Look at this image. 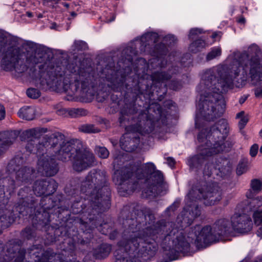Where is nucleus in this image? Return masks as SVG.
Here are the masks:
<instances>
[{"label":"nucleus","instance_id":"1","mask_svg":"<svg viewBox=\"0 0 262 262\" xmlns=\"http://www.w3.org/2000/svg\"><path fill=\"white\" fill-rule=\"evenodd\" d=\"M241 64L234 60L229 66H220L204 72L199 86L201 94L198 117L210 121L223 114L225 104L221 93L232 86L241 71Z\"/></svg>","mask_w":262,"mask_h":262},{"label":"nucleus","instance_id":"2","mask_svg":"<svg viewBox=\"0 0 262 262\" xmlns=\"http://www.w3.org/2000/svg\"><path fill=\"white\" fill-rule=\"evenodd\" d=\"M121 214L124 229L120 242L134 246V249L139 248L143 238L170 231L174 225L172 222H166L164 220L155 223V215L150 209H145L144 212H140L136 215L127 208H124Z\"/></svg>","mask_w":262,"mask_h":262},{"label":"nucleus","instance_id":"3","mask_svg":"<svg viewBox=\"0 0 262 262\" xmlns=\"http://www.w3.org/2000/svg\"><path fill=\"white\" fill-rule=\"evenodd\" d=\"M81 191L88 195L89 206L86 224L91 228L98 225L97 215L108 209L111 206V190L108 186L106 173L100 170H91L81 186Z\"/></svg>","mask_w":262,"mask_h":262},{"label":"nucleus","instance_id":"4","mask_svg":"<svg viewBox=\"0 0 262 262\" xmlns=\"http://www.w3.org/2000/svg\"><path fill=\"white\" fill-rule=\"evenodd\" d=\"M188 198L186 206L177 219V224L182 228L190 226L201 215V207L198 200L202 201L205 206L216 205L222 199V191L216 183L202 182L192 186Z\"/></svg>","mask_w":262,"mask_h":262},{"label":"nucleus","instance_id":"5","mask_svg":"<svg viewBox=\"0 0 262 262\" xmlns=\"http://www.w3.org/2000/svg\"><path fill=\"white\" fill-rule=\"evenodd\" d=\"M92 81L90 74L79 75L74 83H70L69 78L61 74H52L47 84L57 92H68L71 95H76L82 98L88 97L90 94L89 86Z\"/></svg>","mask_w":262,"mask_h":262},{"label":"nucleus","instance_id":"6","mask_svg":"<svg viewBox=\"0 0 262 262\" xmlns=\"http://www.w3.org/2000/svg\"><path fill=\"white\" fill-rule=\"evenodd\" d=\"M227 121L221 119L211 126L209 128L202 130L198 136V141L201 146L220 147L222 146H233L231 143L225 142L229 133Z\"/></svg>","mask_w":262,"mask_h":262},{"label":"nucleus","instance_id":"7","mask_svg":"<svg viewBox=\"0 0 262 262\" xmlns=\"http://www.w3.org/2000/svg\"><path fill=\"white\" fill-rule=\"evenodd\" d=\"M231 232V222L226 219L217 220L211 227L205 226L196 236L195 244L200 248L205 247L214 242L224 239Z\"/></svg>","mask_w":262,"mask_h":262},{"label":"nucleus","instance_id":"8","mask_svg":"<svg viewBox=\"0 0 262 262\" xmlns=\"http://www.w3.org/2000/svg\"><path fill=\"white\" fill-rule=\"evenodd\" d=\"M145 187L143 194L146 198H154L162 193L164 189V177L162 172L156 169L152 163H147L143 168Z\"/></svg>","mask_w":262,"mask_h":262},{"label":"nucleus","instance_id":"9","mask_svg":"<svg viewBox=\"0 0 262 262\" xmlns=\"http://www.w3.org/2000/svg\"><path fill=\"white\" fill-rule=\"evenodd\" d=\"M48 132L47 128L32 129L27 132L28 135H32L29 140L32 146L40 147H55L60 146L63 142L64 135L61 133L55 132Z\"/></svg>","mask_w":262,"mask_h":262},{"label":"nucleus","instance_id":"10","mask_svg":"<svg viewBox=\"0 0 262 262\" xmlns=\"http://www.w3.org/2000/svg\"><path fill=\"white\" fill-rule=\"evenodd\" d=\"M24 241L18 238L9 241L5 245L0 241V262H9L15 258L14 262H23L26 250L22 247Z\"/></svg>","mask_w":262,"mask_h":262},{"label":"nucleus","instance_id":"11","mask_svg":"<svg viewBox=\"0 0 262 262\" xmlns=\"http://www.w3.org/2000/svg\"><path fill=\"white\" fill-rule=\"evenodd\" d=\"M119 185L118 191L120 195L125 196L133 193L138 187V181L133 176V169L125 166L115 172Z\"/></svg>","mask_w":262,"mask_h":262},{"label":"nucleus","instance_id":"12","mask_svg":"<svg viewBox=\"0 0 262 262\" xmlns=\"http://www.w3.org/2000/svg\"><path fill=\"white\" fill-rule=\"evenodd\" d=\"M2 65L6 70H14L19 74L25 72L28 69L24 64L18 49L12 47L7 50L2 59Z\"/></svg>","mask_w":262,"mask_h":262},{"label":"nucleus","instance_id":"13","mask_svg":"<svg viewBox=\"0 0 262 262\" xmlns=\"http://www.w3.org/2000/svg\"><path fill=\"white\" fill-rule=\"evenodd\" d=\"M36 154L39 157L37 170L42 175L52 177L58 171V166L56 160L51 156L44 153V148H36Z\"/></svg>","mask_w":262,"mask_h":262},{"label":"nucleus","instance_id":"14","mask_svg":"<svg viewBox=\"0 0 262 262\" xmlns=\"http://www.w3.org/2000/svg\"><path fill=\"white\" fill-rule=\"evenodd\" d=\"M221 152V150L218 148H201L196 154L188 158V163L190 169L198 171L201 169L204 163Z\"/></svg>","mask_w":262,"mask_h":262},{"label":"nucleus","instance_id":"15","mask_svg":"<svg viewBox=\"0 0 262 262\" xmlns=\"http://www.w3.org/2000/svg\"><path fill=\"white\" fill-rule=\"evenodd\" d=\"M75 154L73 157V168L80 172L88 167L93 166L95 162V157L86 148H72Z\"/></svg>","mask_w":262,"mask_h":262},{"label":"nucleus","instance_id":"16","mask_svg":"<svg viewBox=\"0 0 262 262\" xmlns=\"http://www.w3.org/2000/svg\"><path fill=\"white\" fill-rule=\"evenodd\" d=\"M29 192H31L30 187H25L20 189L18 193L19 199L16 208L19 213L23 215L32 213L35 207L36 202L29 195Z\"/></svg>","mask_w":262,"mask_h":262},{"label":"nucleus","instance_id":"17","mask_svg":"<svg viewBox=\"0 0 262 262\" xmlns=\"http://www.w3.org/2000/svg\"><path fill=\"white\" fill-rule=\"evenodd\" d=\"M243 68L245 72L247 69L249 70L253 84H262V61L253 57L244 63Z\"/></svg>","mask_w":262,"mask_h":262},{"label":"nucleus","instance_id":"18","mask_svg":"<svg viewBox=\"0 0 262 262\" xmlns=\"http://www.w3.org/2000/svg\"><path fill=\"white\" fill-rule=\"evenodd\" d=\"M232 227L235 231L244 233L250 231L252 228V222L248 215L235 214L231 217Z\"/></svg>","mask_w":262,"mask_h":262},{"label":"nucleus","instance_id":"19","mask_svg":"<svg viewBox=\"0 0 262 262\" xmlns=\"http://www.w3.org/2000/svg\"><path fill=\"white\" fill-rule=\"evenodd\" d=\"M118 246V249L114 253L115 262H141L137 258H135L134 261L128 260L129 255L132 252L137 250V249H134V246L126 244L123 242H119Z\"/></svg>","mask_w":262,"mask_h":262},{"label":"nucleus","instance_id":"20","mask_svg":"<svg viewBox=\"0 0 262 262\" xmlns=\"http://www.w3.org/2000/svg\"><path fill=\"white\" fill-rule=\"evenodd\" d=\"M55 187H56V184L53 180L47 181L46 179H41L34 182L33 190L34 193L38 196L44 194L49 195L55 191Z\"/></svg>","mask_w":262,"mask_h":262},{"label":"nucleus","instance_id":"21","mask_svg":"<svg viewBox=\"0 0 262 262\" xmlns=\"http://www.w3.org/2000/svg\"><path fill=\"white\" fill-rule=\"evenodd\" d=\"M35 169L33 167L24 166L16 172L15 180L18 185L30 184L36 178Z\"/></svg>","mask_w":262,"mask_h":262},{"label":"nucleus","instance_id":"22","mask_svg":"<svg viewBox=\"0 0 262 262\" xmlns=\"http://www.w3.org/2000/svg\"><path fill=\"white\" fill-rule=\"evenodd\" d=\"M29 256L31 259L30 262H47V256H52L53 250L49 249L46 251L42 249V246L33 245L28 249Z\"/></svg>","mask_w":262,"mask_h":262},{"label":"nucleus","instance_id":"23","mask_svg":"<svg viewBox=\"0 0 262 262\" xmlns=\"http://www.w3.org/2000/svg\"><path fill=\"white\" fill-rule=\"evenodd\" d=\"M190 244L183 236H179L174 241L173 249L166 253L170 260L178 258L179 253H186L189 250Z\"/></svg>","mask_w":262,"mask_h":262},{"label":"nucleus","instance_id":"24","mask_svg":"<svg viewBox=\"0 0 262 262\" xmlns=\"http://www.w3.org/2000/svg\"><path fill=\"white\" fill-rule=\"evenodd\" d=\"M261 206H262V196L245 200L239 205V207L244 212L243 214H245L252 211L254 212Z\"/></svg>","mask_w":262,"mask_h":262},{"label":"nucleus","instance_id":"25","mask_svg":"<svg viewBox=\"0 0 262 262\" xmlns=\"http://www.w3.org/2000/svg\"><path fill=\"white\" fill-rule=\"evenodd\" d=\"M215 169L219 170L217 174L223 179L228 178L232 171L231 163L226 159H221L218 160L216 162Z\"/></svg>","mask_w":262,"mask_h":262},{"label":"nucleus","instance_id":"26","mask_svg":"<svg viewBox=\"0 0 262 262\" xmlns=\"http://www.w3.org/2000/svg\"><path fill=\"white\" fill-rule=\"evenodd\" d=\"M15 221L13 212L7 209L0 208V229L8 228Z\"/></svg>","mask_w":262,"mask_h":262},{"label":"nucleus","instance_id":"27","mask_svg":"<svg viewBox=\"0 0 262 262\" xmlns=\"http://www.w3.org/2000/svg\"><path fill=\"white\" fill-rule=\"evenodd\" d=\"M144 238L140 242L143 245L139 250V254L143 257H152L157 250V247L155 243H145Z\"/></svg>","mask_w":262,"mask_h":262},{"label":"nucleus","instance_id":"28","mask_svg":"<svg viewBox=\"0 0 262 262\" xmlns=\"http://www.w3.org/2000/svg\"><path fill=\"white\" fill-rule=\"evenodd\" d=\"M158 35L156 33H148L141 37L139 43L141 45V51H145L147 45L155 43L158 41Z\"/></svg>","mask_w":262,"mask_h":262},{"label":"nucleus","instance_id":"29","mask_svg":"<svg viewBox=\"0 0 262 262\" xmlns=\"http://www.w3.org/2000/svg\"><path fill=\"white\" fill-rule=\"evenodd\" d=\"M25 162V160L24 158L22 156L17 155L12 159L9 163L7 166L8 170L10 172H16L21 168V167L23 166V165Z\"/></svg>","mask_w":262,"mask_h":262},{"label":"nucleus","instance_id":"30","mask_svg":"<svg viewBox=\"0 0 262 262\" xmlns=\"http://www.w3.org/2000/svg\"><path fill=\"white\" fill-rule=\"evenodd\" d=\"M111 246L107 244H102L94 250L96 259H102L108 255L111 251Z\"/></svg>","mask_w":262,"mask_h":262},{"label":"nucleus","instance_id":"31","mask_svg":"<svg viewBox=\"0 0 262 262\" xmlns=\"http://www.w3.org/2000/svg\"><path fill=\"white\" fill-rule=\"evenodd\" d=\"M18 115L20 118L27 120H33L35 115V111L34 108L30 106L23 107L19 110Z\"/></svg>","mask_w":262,"mask_h":262},{"label":"nucleus","instance_id":"32","mask_svg":"<svg viewBox=\"0 0 262 262\" xmlns=\"http://www.w3.org/2000/svg\"><path fill=\"white\" fill-rule=\"evenodd\" d=\"M15 135L9 132L0 133V145L10 146L15 141Z\"/></svg>","mask_w":262,"mask_h":262},{"label":"nucleus","instance_id":"33","mask_svg":"<svg viewBox=\"0 0 262 262\" xmlns=\"http://www.w3.org/2000/svg\"><path fill=\"white\" fill-rule=\"evenodd\" d=\"M75 151L72 148H60L55 156L60 160L66 161L70 159L71 157H74Z\"/></svg>","mask_w":262,"mask_h":262},{"label":"nucleus","instance_id":"34","mask_svg":"<svg viewBox=\"0 0 262 262\" xmlns=\"http://www.w3.org/2000/svg\"><path fill=\"white\" fill-rule=\"evenodd\" d=\"M20 234L21 237L24 239H31L36 236L35 228L34 226L26 227L21 231Z\"/></svg>","mask_w":262,"mask_h":262},{"label":"nucleus","instance_id":"35","mask_svg":"<svg viewBox=\"0 0 262 262\" xmlns=\"http://www.w3.org/2000/svg\"><path fill=\"white\" fill-rule=\"evenodd\" d=\"M1 182L3 184L2 186L4 185V188L5 187L10 191L13 190L17 186L20 185L16 182V180L15 181L10 177H7L5 178L2 177Z\"/></svg>","mask_w":262,"mask_h":262},{"label":"nucleus","instance_id":"36","mask_svg":"<svg viewBox=\"0 0 262 262\" xmlns=\"http://www.w3.org/2000/svg\"><path fill=\"white\" fill-rule=\"evenodd\" d=\"M87 114V111L81 108H73L68 111V115L72 118H78L85 116Z\"/></svg>","mask_w":262,"mask_h":262},{"label":"nucleus","instance_id":"37","mask_svg":"<svg viewBox=\"0 0 262 262\" xmlns=\"http://www.w3.org/2000/svg\"><path fill=\"white\" fill-rule=\"evenodd\" d=\"M171 77V74L169 73L159 72L154 73L151 75L152 80L157 82L169 79Z\"/></svg>","mask_w":262,"mask_h":262},{"label":"nucleus","instance_id":"38","mask_svg":"<svg viewBox=\"0 0 262 262\" xmlns=\"http://www.w3.org/2000/svg\"><path fill=\"white\" fill-rule=\"evenodd\" d=\"M82 146L81 142L77 139H68L64 136L63 143L61 144L60 147H70L72 146H76L79 147Z\"/></svg>","mask_w":262,"mask_h":262},{"label":"nucleus","instance_id":"39","mask_svg":"<svg viewBox=\"0 0 262 262\" xmlns=\"http://www.w3.org/2000/svg\"><path fill=\"white\" fill-rule=\"evenodd\" d=\"M254 223L257 225H261L257 231L258 235L262 234V210H256L253 213Z\"/></svg>","mask_w":262,"mask_h":262},{"label":"nucleus","instance_id":"40","mask_svg":"<svg viewBox=\"0 0 262 262\" xmlns=\"http://www.w3.org/2000/svg\"><path fill=\"white\" fill-rule=\"evenodd\" d=\"M236 118L239 119L238 126L239 129L242 130L247 123L249 118L247 115L245 114L244 111H242L236 115Z\"/></svg>","mask_w":262,"mask_h":262},{"label":"nucleus","instance_id":"41","mask_svg":"<svg viewBox=\"0 0 262 262\" xmlns=\"http://www.w3.org/2000/svg\"><path fill=\"white\" fill-rule=\"evenodd\" d=\"M205 47V42L202 40H196L193 42L189 47L190 51L193 53H196L200 50L201 49Z\"/></svg>","mask_w":262,"mask_h":262},{"label":"nucleus","instance_id":"42","mask_svg":"<svg viewBox=\"0 0 262 262\" xmlns=\"http://www.w3.org/2000/svg\"><path fill=\"white\" fill-rule=\"evenodd\" d=\"M214 169H215V166L214 167L212 163L209 162V161L206 162L203 169V175L205 178L206 177L207 178L210 177Z\"/></svg>","mask_w":262,"mask_h":262},{"label":"nucleus","instance_id":"43","mask_svg":"<svg viewBox=\"0 0 262 262\" xmlns=\"http://www.w3.org/2000/svg\"><path fill=\"white\" fill-rule=\"evenodd\" d=\"M81 132L86 133H98L100 130L92 124H85L81 126L79 128Z\"/></svg>","mask_w":262,"mask_h":262},{"label":"nucleus","instance_id":"44","mask_svg":"<svg viewBox=\"0 0 262 262\" xmlns=\"http://www.w3.org/2000/svg\"><path fill=\"white\" fill-rule=\"evenodd\" d=\"M250 187L254 192L258 193L262 189V182L259 179H254L251 181Z\"/></svg>","mask_w":262,"mask_h":262},{"label":"nucleus","instance_id":"45","mask_svg":"<svg viewBox=\"0 0 262 262\" xmlns=\"http://www.w3.org/2000/svg\"><path fill=\"white\" fill-rule=\"evenodd\" d=\"M222 50L220 48H215L213 49L208 53L206 56L207 60H211L214 58L220 56L221 55Z\"/></svg>","mask_w":262,"mask_h":262},{"label":"nucleus","instance_id":"46","mask_svg":"<svg viewBox=\"0 0 262 262\" xmlns=\"http://www.w3.org/2000/svg\"><path fill=\"white\" fill-rule=\"evenodd\" d=\"M133 150L130 148L129 150H126L127 152H132ZM127 155L125 153V151L124 150L123 148L117 149L115 150L114 154V158H115V163H118V160L121 159V158H123L124 155ZM119 164V163H117Z\"/></svg>","mask_w":262,"mask_h":262},{"label":"nucleus","instance_id":"47","mask_svg":"<svg viewBox=\"0 0 262 262\" xmlns=\"http://www.w3.org/2000/svg\"><path fill=\"white\" fill-rule=\"evenodd\" d=\"M27 94L31 98L37 99L40 96V92L37 89L30 88L27 91Z\"/></svg>","mask_w":262,"mask_h":262},{"label":"nucleus","instance_id":"48","mask_svg":"<svg viewBox=\"0 0 262 262\" xmlns=\"http://www.w3.org/2000/svg\"><path fill=\"white\" fill-rule=\"evenodd\" d=\"M123 53L127 54V57L126 59L130 62H132L133 60L132 57L136 56L137 54V51L134 50L132 47L127 48L123 51Z\"/></svg>","mask_w":262,"mask_h":262},{"label":"nucleus","instance_id":"49","mask_svg":"<svg viewBox=\"0 0 262 262\" xmlns=\"http://www.w3.org/2000/svg\"><path fill=\"white\" fill-rule=\"evenodd\" d=\"M179 206L178 202H174L170 207L167 208L165 213L167 216L171 215V212H173Z\"/></svg>","mask_w":262,"mask_h":262},{"label":"nucleus","instance_id":"50","mask_svg":"<svg viewBox=\"0 0 262 262\" xmlns=\"http://www.w3.org/2000/svg\"><path fill=\"white\" fill-rule=\"evenodd\" d=\"M6 43L5 39L3 37L0 38V57L2 55L3 57L5 55V53L7 52L6 50Z\"/></svg>","mask_w":262,"mask_h":262},{"label":"nucleus","instance_id":"51","mask_svg":"<svg viewBox=\"0 0 262 262\" xmlns=\"http://www.w3.org/2000/svg\"><path fill=\"white\" fill-rule=\"evenodd\" d=\"M247 170V165L244 163H240L236 169V173L238 175H241Z\"/></svg>","mask_w":262,"mask_h":262},{"label":"nucleus","instance_id":"52","mask_svg":"<svg viewBox=\"0 0 262 262\" xmlns=\"http://www.w3.org/2000/svg\"><path fill=\"white\" fill-rule=\"evenodd\" d=\"M96 258L94 255V251L89 252L84 257V262H94V259Z\"/></svg>","mask_w":262,"mask_h":262},{"label":"nucleus","instance_id":"53","mask_svg":"<svg viewBox=\"0 0 262 262\" xmlns=\"http://www.w3.org/2000/svg\"><path fill=\"white\" fill-rule=\"evenodd\" d=\"M53 255L52 256H47L49 257L47 262H61L59 255L55 254L53 251Z\"/></svg>","mask_w":262,"mask_h":262},{"label":"nucleus","instance_id":"54","mask_svg":"<svg viewBox=\"0 0 262 262\" xmlns=\"http://www.w3.org/2000/svg\"><path fill=\"white\" fill-rule=\"evenodd\" d=\"M98 154L100 158H106L109 155L107 148H98Z\"/></svg>","mask_w":262,"mask_h":262},{"label":"nucleus","instance_id":"55","mask_svg":"<svg viewBox=\"0 0 262 262\" xmlns=\"http://www.w3.org/2000/svg\"><path fill=\"white\" fill-rule=\"evenodd\" d=\"M202 33V30L200 29H192L190 31L189 36V37H192L193 35L200 34H201Z\"/></svg>","mask_w":262,"mask_h":262},{"label":"nucleus","instance_id":"56","mask_svg":"<svg viewBox=\"0 0 262 262\" xmlns=\"http://www.w3.org/2000/svg\"><path fill=\"white\" fill-rule=\"evenodd\" d=\"M165 40L169 42L171 44L174 43L176 41L175 37L173 35H168L165 37Z\"/></svg>","mask_w":262,"mask_h":262},{"label":"nucleus","instance_id":"57","mask_svg":"<svg viewBox=\"0 0 262 262\" xmlns=\"http://www.w3.org/2000/svg\"><path fill=\"white\" fill-rule=\"evenodd\" d=\"M255 95L257 98L262 97V87L257 88L255 90Z\"/></svg>","mask_w":262,"mask_h":262},{"label":"nucleus","instance_id":"58","mask_svg":"<svg viewBox=\"0 0 262 262\" xmlns=\"http://www.w3.org/2000/svg\"><path fill=\"white\" fill-rule=\"evenodd\" d=\"M5 116V110L3 105L0 104V120L3 119Z\"/></svg>","mask_w":262,"mask_h":262},{"label":"nucleus","instance_id":"59","mask_svg":"<svg viewBox=\"0 0 262 262\" xmlns=\"http://www.w3.org/2000/svg\"><path fill=\"white\" fill-rule=\"evenodd\" d=\"M118 232L116 230H114L110 234V238L111 239H115L118 236Z\"/></svg>","mask_w":262,"mask_h":262},{"label":"nucleus","instance_id":"60","mask_svg":"<svg viewBox=\"0 0 262 262\" xmlns=\"http://www.w3.org/2000/svg\"><path fill=\"white\" fill-rule=\"evenodd\" d=\"M167 161L168 165L171 167L173 166L175 164L174 160L171 157H168L167 158Z\"/></svg>","mask_w":262,"mask_h":262},{"label":"nucleus","instance_id":"61","mask_svg":"<svg viewBox=\"0 0 262 262\" xmlns=\"http://www.w3.org/2000/svg\"><path fill=\"white\" fill-rule=\"evenodd\" d=\"M258 148H250V154L252 157H255L258 152Z\"/></svg>","mask_w":262,"mask_h":262},{"label":"nucleus","instance_id":"62","mask_svg":"<svg viewBox=\"0 0 262 262\" xmlns=\"http://www.w3.org/2000/svg\"><path fill=\"white\" fill-rule=\"evenodd\" d=\"M60 0H43V5L46 6H49V3L52 2H55V3L57 4Z\"/></svg>","mask_w":262,"mask_h":262},{"label":"nucleus","instance_id":"63","mask_svg":"<svg viewBox=\"0 0 262 262\" xmlns=\"http://www.w3.org/2000/svg\"><path fill=\"white\" fill-rule=\"evenodd\" d=\"M125 138H126V137L125 136H123L121 138L120 140V146H127V145L125 143V142H126V141H125L124 142Z\"/></svg>","mask_w":262,"mask_h":262},{"label":"nucleus","instance_id":"64","mask_svg":"<svg viewBox=\"0 0 262 262\" xmlns=\"http://www.w3.org/2000/svg\"><path fill=\"white\" fill-rule=\"evenodd\" d=\"M69 110H66L64 108H61L58 111L59 114L60 115H66L67 113L68 114Z\"/></svg>","mask_w":262,"mask_h":262}]
</instances>
